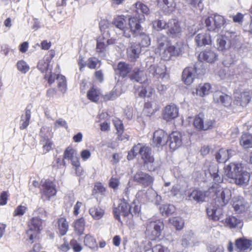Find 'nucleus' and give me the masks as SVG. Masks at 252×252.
<instances>
[{"mask_svg":"<svg viewBox=\"0 0 252 252\" xmlns=\"http://www.w3.org/2000/svg\"><path fill=\"white\" fill-rule=\"evenodd\" d=\"M215 122L213 119L205 117L203 114L200 113L195 116L193 125L199 130H207L213 127Z\"/></svg>","mask_w":252,"mask_h":252,"instance_id":"nucleus-7","label":"nucleus"},{"mask_svg":"<svg viewBox=\"0 0 252 252\" xmlns=\"http://www.w3.org/2000/svg\"><path fill=\"white\" fill-rule=\"evenodd\" d=\"M55 126L56 127H63L65 128L66 129L67 128L68 126L67 125L66 122L63 120V119H58L55 123Z\"/></svg>","mask_w":252,"mask_h":252,"instance_id":"nucleus-63","label":"nucleus"},{"mask_svg":"<svg viewBox=\"0 0 252 252\" xmlns=\"http://www.w3.org/2000/svg\"><path fill=\"white\" fill-rule=\"evenodd\" d=\"M27 210L25 206L19 205L15 210L13 213L14 216H21L25 214Z\"/></svg>","mask_w":252,"mask_h":252,"instance_id":"nucleus-60","label":"nucleus"},{"mask_svg":"<svg viewBox=\"0 0 252 252\" xmlns=\"http://www.w3.org/2000/svg\"><path fill=\"white\" fill-rule=\"evenodd\" d=\"M57 80L59 89L63 93H65L67 90V84L65 77L62 75H58Z\"/></svg>","mask_w":252,"mask_h":252,"instance_id":"nucleus-49","label":"nucleus"},{"mask_svg":"<svg viewBox=\"0 0 252 252\" xmlns=\"http://www.w3.org/2000/svg\"><path fill=\"white\" fill-rule=\"evenodd\" d=\"M113 122L117 130L118 139L120 140H123L125 139H126L127 138L126 137H123L122 136L124 131V126L122 121L116 118L113 119Z\"/></svg>","mask_w":252,"mask_h":252,"instance_id":"nucleus-44","label":"nucleus"},{"mask_svg":"<svg viewBox=\"0 0 252 252\" xmlns=\"http://www.w3.org/2000/svg\"><path fill=\"white\" fill-rule=\"evenodd\" d=\"M89 213L94 220H99L104 214V210L99 206H94L89 210Z\"/></svg>","mask_w":252,"mask_h":252,"instance_id":"nucleus-43","label":"nucleus"},{"mask_svg":"<svg viewBox=\"0 0 252 252\" xmlns=\"http://www.w3.org/2000/svg\"><path fill=\"white\" fill-rule=\"evenodd\" d=\"M169 222L177 230H181L182 229L184 225V221L180 217H173L170 218Z\"/></svg>","mask_w":252,"mask_h":252,"instance_id":"nucleus-51","label":"nucleus"},{"mask_svg":"<svg viewBox=\"0 0 252 252\" xmlns=\"http://www.w3.org/2000/svg\"><path fill=\"white\" fill-rule=\"evenodd\" d=\"M169 136L162 129L156 130L153 134L154 144L158 147L165 145L168 140Z\"/></svg>","mask_w":252,"mask_h":252,"instance_id":"nucleus-17","label":"nucleus"},{"mask_svg":"<svg viewBox=\"0 0 252 252\" xmlns=\"http://www.w3.org/2000/svg\"><path fill=\"white\" fill-rule=\"evenodd\" d=\"M132 152L134 155L138 154L140 155L144 166L148 171H154L158 167V163L155 161L152 149L150 147L138 144L133 147Z\"/></svg>","mask_w":252,"mask_h":252,"instance_id":"nucleus-3","label":"nucleus"},{"mask_svg":"<svg viewBox=\"0 0 252 252\" xmlns=\"http://www.w3.org/2000/svg\"><path fill=\"white\" fill-rule=\"evenodd\" d=\"M210 193H213L216 195L220 206L226 204L231 197V191L228 188H222L219 183H215L208 189Z\"/></svg>","mask_w":252,"mask_h":252,"instance_id":"nucleus-4","label":"nucleus"},{"mask_svg":"<svg viewBox=\"0 0 252 252\" xmlns=\"http://www.w3.org/2000/svg\"><path fill=\"white\" fill-rule=\"evenodd\" d=\"M217 47L218 50L222 51L230 47V43L227 40L225 34L219 35L217 39Z\"/></svg>","mask_w":252,"mask_h":252,"instance_id":"nucleus-36","label":"nucleus"},{"mask_svg":"<svg viewBox=\"0 0 252 252\" xmlns=\"http://www.w3.org/2000/svg\"><path fill=\"white\" fill-rule=\"evenodd\" d=\"M77 155L76 151L71 147L66 148L64 153V158L70 159Z\"/></svg>","mask_w":252,"mask_h":252,"instance_id":"nucleus-58","label":"nucleus"},{"mask_svg":"<svg viewBox=\"0 0 252 252\" xmlns=\"http://www.w3.org/2000/svg\"><path fill=\"white\" fill-rule=\"evenodd\" d=\"M242 168L241 163L231 162L224 168V176L231 183Z\"/></svg>","mask_w":252,"mask_h":252,"instance_id":"nucleus-11","label":"nucleus"},{"mask_svg":"<svg viewBox=\"0 0 252 252\" xmlns=\"http://www.w3.org/2000/svg\"><path fill=\"white\" fill-rule=\"evenodd\" d=\"M121 93L120 88L116 86L109 93L105 94L103 98L106 101L113 100L120 96Z\"/></svg>","mask_w":252,"mask_h":252,"instance_id":"nucleus-48","label":"nucleus"},{"mask_svg":"<svg viewBox=\"0 0 252 252\" xmlns=\"http://www.w3.org/2000/svg\"><path fill=\"white\" fill-rule=\"evenodd\" d=\"M232 150L220 149L216 154V158L219 162L223 163L226 162L232 155Z\"/></svg>","mask_w":252,"mask_h":252,"instance_id":"nucleus-31","label":"nucleus"},{"mask_svg":"<svg viewBox=\"0 0 252 252\" xmlns=\"http://www.w3.org/2000/svg\"><path fill=\"white\" fill-rule=\"evenodd\" d=\"M207 195L205 191L194 189L189 194V197L190 200H193L197 202H202L205 201Z\"/></svg>","mask_w":252,"mask_h":252,"instance_id":"nucleus-33","label":"nucleus"},{"mask_svg":"<svg viewBox=\"0 0 252 252\" xmlns=\"http://www.w3.org/2000/svg\"><path fill=\"white\" fill-rule=\"evenodd\" d=\"M153 27L157 31H161L167 28V23L162 20H158L153 21Z\"/></svg>","mask_w":252,"mask_h":252,"instance_id":"nucleus-54","label":"nucleus"},{"mask_svg":"<svg viewBox=\"0 0 252 252\" xmlns=\"http://www.w3.org/2000/svg\"><path fill=\"white\" fill-rule=\"evenodd\" d=\"M225 224L230 228H241L243 225V222L236 217L229 216L225 219Z\"/></svg>","mask_w":252,"mask_h":252,"instance_id":"nucleus-37","label":"nucleus"},{"mask_svg":"<svg viewBox=\"0 0 252 252\" xmlns=\"http://www.w3.org/2000/svg\"><path fill=\"white\" fill-rule=\"evenodd\" d=\"M235 246L239 252L248 250H251L252 249V240L245 238H239L235 241Z\"/></svg>","mask_w":252,"mask_h":252,"instance_id":"nucleus-28","label":"nucleus"},{"mask_svg":"<svg viewBox=\"0 0 252 252\" xmlns=\"http://www.w3.org/2000/svg\"><path fill=\"white\" fill-rule=\"evenodd\" d=\"M232 206L234 210L240 213L244 211L247 206V202L242 196H236L233 198Z\"/></svg>","mask_w":252,"mask_h":252,"instance_id":"nucleus-30","label":"nucleus"},{"mask_svg":"<svg viewBox=\"0 0 252 252\" xmlns=\"http://www.w3.org/2000/svg\"><path fill=\"white\" fill-rule=\"evenodd\" d=\"M250 178V173L244 170L242 168L241 171L237 174L231 183H234L238 186L246 187L249 184Z\"/></svg>","mask_w":252,"mask_h":252,"instance_id":"nucleus-20","label":"nucleus"},{"mask_svg":"<svg viewBox=\"0 0 252 252\" xmlns=\"http://www.w3.org/2000/svg\"><path fill=\"white\" fill-rule=\"evenodd\" d=\"M138 95L140 97H151L155 93L154 89L149 85L146 86H142L137 90Z\"/></svg>","mask_w":252,"mask_h":252,"instance_id":"nucleus-35","label":"nucleus"},{"mask_svg":"<svg viewBox=\"0 0 252 252\" xmlns=\"http://www.w3.org/2000/svg\"><path fill=\"white\" fill-rule=\"evenodd\" d=\"M159 109L156 103L148 102L145 103L144 111L149 114H152Z\"/></svg>","mask_w":252,"mask_h":252,"instance_id":"nucleus-53","label":"nucleus"},{"mask_svg":"<svg viewBox=\"0 0 252 252\" xmlns=\"http://www.w3.org/2000/svg\"><path fill=\"white\" fill-rule=\"evenodd\" d=\"M16 66L18 70L22 73H27L30 69L29 64L26 62L22 60L17 63Z\"/></svg>","mask_w":252,"mask_h":252,"instance_id":"nucleus-55","label":"nucleus"},{"mask_svg":"<svg viewBox=\"0 0 252 252\" xmlns=\"http://www.w3.org/2000/svg\"><path fill=\"white\" fill-rule=\"evenodd\" d=\"M131 70V68L129 65L124 62H120L118 64L117 72L123 78L126 76V75L130 72Z\"/></svg>","mask_w":252,"mask_h":252,"instance_id":"nucleus-40","label":"nucleus"},{"mask_svg":"<svg viewBox=\"0 0 252 252\" xmlns=\"http://www.w3.org/2000/svg\"><path fill=\"white\" fill-rule=\"evenodd\" d=\"M178 115V109L174 104L166 106L163 112V119L167 121L176 118Z\"/></svg>","mask_w":252,"mask_h":252,"instance_id":"nucleus-21","label":"nucleus"},{"mask_svg":"<svg viewBox=\"0 0 252 252\" xmlns=\"http://www.w3.org/2000/svg\"><path fill=\"white\" fill-rule=\"evenodd\" d=\"M153 252H169L167 248L163 247L161 245H157L152 249Z\"/></svg>","mask_w":252,"mask_h":252,"instance_id":"nucleus-64","label":"nucleus"},{"mask_svg":"<svg viewBox=\"0 0 252 252\" xmlns=\"http://www.w3.org/2000/svg\"><path fill=\"white\" fill-rule=\"evenodd\" d=\"M41 187V198L43 201L49 200L52 196L56 195L57 190L55 186L51 181L46 180Z\"/></svg>","mask_w":252,"mask_h":252,"instance_id":"nucleus-10","label":"nucleus"},{"mask_svg":"<svg viewBox=\"0 0 252 252\" xmlns=\"http://www.w3.org/2000/svg\"><path fill=\"white\" fill-rule=\"evenodd\" d=\"M195 40L198 46L209 45L212 42L211 36L207 31H203L197 33L195 36Z\"/></svg>","mask_w":252,"mask_h":252,"instance_id":"nucleus-24","label":"nucleus"},{"mask_svg":"<svg viewBox=\"0 0 252 252\" xmlns=\"http://www.w3.org/2000/svg\"><path fill=\"white\" fill-rule=\"evenodd\" d=\"M167 34L172 37L179 36L182 31L180 23L179 20L175 18H172L168 21L167 23Z\"/></svg>","mask_w":252,"mask_h":252,"instance_id":"nucleus-14","label":"nucleus"},{"mask_svg":"<svg viewBox=\"0 0 252 252\" xmlns=\"http://www.w3.org/2000/svg\"><path fill=\"white\" fill-rule=\"evenodd\" d=\"M227 40L230 43L231 46H236L240 45V36L235 32H227L225 33Z\"/></svg>","mask_w":252,"mask_h":252,"instance_id":"nucleus-39","label":"nucleus"},{"mask_svg":"<svg viewBox=\"0 0 252 252\" xmlns=\"http://www.w3.org/2000/svg\"><path fill=\"white\" fill-rule=\"evenodd\" d=\"M169 146L171 149L175 150L182 144L181 134L177 131L173 132L169 136Z\"/></svg>","mask_w":252,"mask_h":252,"instance_id":"nucleus-22","label":"nucleus"},{"mask_svg":"<svg viewBox=\"0 0 252 252\" xmlns=\"http://www.w3.org/2000/svg\"><path fill=\"white\" fill-rule=\"evenodd\" d=\"M129 78L132 80H134L140 83H145L148 81L147 76L144 71L138 68H135L131 74Z\"/></svg>","mask_w":252,"mask_h":252,"instance_id":"nucleus-25","label":"nucleus"},{"mask_svg":"<svg viewBox=\"0 0 252 252\" xmlns=\"http://www.w3.org/2000/svg\"><path fill=\"white\" fill-rule=\"evenodd\" d=\"M144 19L143 15L139 16L138 18L121 15L115 18L114 24L125 37H129L131 34L136 35L139 32L141 28L139 23Z\"/></svg>","mask_w":252,"mask_h":252,"instance_id":"nucleus-1","label":"nucleus"},{"mask_svg":"<svg viewBox=\"0 0 252 252\" xmlns=\"http://www.w3.org/2000/svg\"><path fill=\"white\" fill-rule=\"evenodd\" d=\"M157 42L156 53H158L161 59L164 60H169L172 56H178L183 51V45L181 42L170 45L167 37L164 35H159L158 37Z\"/></svg>","mask_w":252,"mask_h":252,"instance_id":"nucleus-2","label":"nucleus"},{"mask_svg":"<svg viewBox=\"0 0 252 252\" xmlns=\"http://www.w3.org/2000/svg\"><path fill=\"white\" fill-rule=\"evenodd\" d=\"M206 167L212 177L213 178L215 183H220L222 181V178L218 174V166L215 163H211L210 161H206L204 165V170L206 171Z\"/></svg>","mask_w":252,"mask_h":252,"instance_id":"nucleus-18","label":"nucleus"},{"mask_svg":"<svg viewBox=\"0 0 252 252\" xmlns=\"http://www.w3.org/2000/svg\"><path fill=\"white\" fill-rule=\"evenodd\" d=\"M193 234L192 232H189L188 234L184 235L182 240V245L184 247H187L190 244L189 241L193 238Z\"/></svg>","mask_w":252,"mask_h":252,"instance_id":"nucleus-57","label":"nucleus"},{"mask_svg":"<svg viewBox=\"0 0 252 252\" xmlns=\"http://www.w3.org/2000/svg\"><path fill=\"white\" fill-rule=\"evenodd\" d=\"M214 101L228 106L231 103L232 99L230 96L220 91H217L213 94Z\"/></svg>","mask_w":252,"mask_h":252,"instance_id":"nucleus-23","label":"nucleus"},{"mask_svg":"<svg viewBox=\"0 0 252 252\" xmlns=\"http://www.w3.org/2000/svg\"><path fill=\"white\" fill-rule=\"evenodd\" d=\"M163 228V224L160 220H149L147 222L146 234L151 240L158 238Z\"/></svg>","mask_w":252,"mask_h":252,"instance_id":"nucleus-5","label":"nucleus"},{"mask_svg":"<svg viewBox=\"0 0 252 252\" xmlns=\"http://www.w3.org/2000/svg\"><path fill=\"white\" fill-rule=\"evenodd\" d=\"M84 243L89 248H93L95 246V240L92 236L87 235L84 238Z\"/></svg>","mask_w":252,"mask_h":252,"instance_id":"nucleus-56","label":"nucleus"},{"mask_svg":"<svg viewBox=\"0 0 252 252\" xmlns=\"http://www.w3.org/2000/svg\"><path fill=\"white\" fill-rule=\"evenodd\" d=\"M158 5L161 10L166 15L170 14L175 11L176 3L174 0H159Z\"/></svg>","mask_w":252,"mask_h":252,"instance_id":"nucleus-19","label":"nucleus"},{"mask_svg":"<svg viewBox=\"0 0 252 252\" xmlns=\"http://www.w3.org/2000/svg\"><path fill=\"white\" fill-rule=\"evenodd\" d=\"M159 211L162 216H168L174 212L175 207L172 205L163 204L160 207Z\"/></svg>","mask_w":252,"mask_h":252,"instance_id":"nucleus-52","label":"nucleus"},{"mask_svg":"<svg viewBox=\"0 0 252 252\" xmlns=\"http://www.w3.org/2000/svg\"><path fill=\"white\" fill-rule=\"evenodd\" d=\"M199 58L208 63H212L216 61L217 55L214 51L209 50L201 53L199 55Z\"/></svg>","mask_w":252,"mask_h":252,"instance_id":"nucleus-38","label":"nucleus"},{"mask_svg":"<svg viewBox=\"0 0 252 252\" xmlns=\"http://www.w3.org/2000/svg\"><path fill=\"white\" fill-rule=\"evenodd\" d=\"M240 144L244 148H252V134L244 133L240 140Z\"/></svg>","mask_w":252,"mask_h":252,"instance_id":"nucleus-42","label":"nucleus"},{"mask_svg":"<svg viewBox=\"0 0 252 252\" xmlns=\"http://www.w3.org/2000/svg\"><path fill=\"white\" fill-rule=\"evenodd\" d=\"M141 46L140 44L132 43L131 46L127 49V57L130 61H134L139 58Z\"/></svg>","mask_w":252,"mask_h":252,"instance_id":"nucleus-26","label":"nucleus"},{"mask_svg":"<svg viewBox=\"0 0 252 252\" xmlns=\"http://www.w3.org/2000/svg\"><path fill=\"white\" fill-rule=\"evenodd\" d=\"M211 19L212 18L210 16L206 19V27H207L208 31L218 32L217 30L215 27V24L214 22H212L213 21Z\"/></svg>","mask_w":252,"mask_h":252,"instance_id":"nucleus-59","label":"nucleus"},{"mask_svg":"<svg viewBox=\"0 0 252 252\" xmlns=\"http://www.w3.org/2000/svg\"><path fill=\"white\" fill-rule=\"evenodd\" d=\"M211 89V86L209 83L201 84L196 87L194 91H192V94L193 95L204 97L209 94Z\"/></svg>","mask_w":252,"mask_h":252,"instance_id":"nucleus-29","label":"nucleus"},{"mask_svg":"<svg viewBox=\"0 0 252 252\" xmlns=\"http://www.w3.org/2000/svg\"><path fill=\"white\" fill-rule=\"evenodd\" d=\"M73 224L75 232L78 235L82 234L84 232L85 226L84 219L83 218H80L76 220Z\"/></svg>","mask_w":252,"mask_h":252,"instance_id":"nucleus-47","label":"nucleus"},{"mask_svg":"<svg viewBox=\"0 0 252 252\" xmlns=\"http://www.w3.org/2000/svg\"><path fill=\"white\" fill-rule=\"evenodd\" d=\"M135 7L137 10H140L142 13L145 14H148L149 12V8L143 3L137 2L135 3Z\"/></svg>","mask_w":252,"mask_h":252,"instance_id":"nucleus-61","label":"nucleus"},{"mask_svg":"<svg viewBox=\"0 0 252 252\" xmlns=\"http://www.w3.org/2000/svg\"><path fill=\"white\" fill-rule=\"evenodd\" d=\"M100 64V61L96 58H91L88 60V66L91 69H94Z\"/></svg>","mask_w":252,"mask_h":252,"instance_id":"nucleus-62","label":"nucleus"},{"mask_svg":"<svg viewBox=\"0 0 252 252\" xmlns=\"http://www.w3.org/2000/svg\"><path fill=\"white\" fill-rule=\"evenodd\" d=\"M58 229L60 234L62 235H64L68 230V224L64 218H61L58 220Z\"/></svg>","mask_w":252,"mask_h":252,"instance_id":"nucleus-46","label":"nucleus"},{"mask_svg":"<svg viewBox=\"0 0 252 252\" xmlns=\"http://www.w3.org/2000/svg\"><path fill=\"white\" fill-rule=\"evenodd\" d=\"M29 227V229L27 232L29 237L28 240L32 243L39 231L41 229V220L37 217L33 218L30 222Z\"/></svg>","mask_w":252,"mask_h":252,"instance_id":"nucleus-8","label":"nucleus"},{"mask_svg":"<svg viewBox=\"0 0 252 252\" xmlns=\"http://www.w3.org/2000/svg\"><path fill=\"white\" fill-rule=\"evenodd\" d=\"M32 108V104L27 105L25 110V114L21 116L20 128L24 129L27 127L30 124L31 117V111Z\"/></svg>","mask_w":252,"mask_h":252,"instance_id":"nucleus-27","label":"nucleus"},{"mask_svg":"<svg viewBox=\"0 0 252 252\" xmlns=\"http://www.w3.org/2000/svg\"><path fill=\"white\" fill-rule=\"evenodd\" d=\"M133 180L138 184L146 187L153 184L154 179L152 176L146 172L138 171L134 174Z\"/></svg>","mask_w":252,"mask_h":252,"instance_id":"nucleus-13","label":"nucleus"},{"mask_svg":"<svg viewBox=\"0 0 252 252\" xmlns=\"http://www.w3.org/2000/svg\"><path fill=\"white\" fill-rule=\"evenodd\" d=\"M101 95L100 90L96 88L92 87L87 93V97L93 102H97Z\"/></svg>","mask_w":252,"mask_h":252,"instance_id":"nucleus-41","label":"nucleus"},{"mask_svg":"<svg viewBox=\"0 0 252 252\" xmlns=\"http://www.w3.org/2000/svg\"><path fill=\"white\" fill-rule=\"evenodd\" d=\"M252 92L250 91H245L242 92H236L234 93L235 102L237 105L242 106H246L251 99Z\"/></svg>","mask_w":252,"mask_h":252,"instance_id":"nucleus-16","label":"nucleus"},{"mask_svg":"<svg viewBox=\"0 0 252 252\" xmlns=\"http://www.w3.org/2000/svg\"><path fill=\"white\" fill-rule=\"evenodd\" d=\"M134 36H139L140 40V43L139 44L142 47H148L151 44V39L149 35L144 32H141V28L139 32L137 34H132Z\"/></svg>","mask_w":252,"mask_h":252,"instance_id":"nucleus-45","label":"nucleus"},{"mask_svg":"<svg viewBox=\"0 0 252 252\" xmlns=\"http://www.w3.org/2000/svg\"><path fill=\"white\" fill-rule=\"evenodd\" d=\"M111 40L104 37V36H100L97 40L96 47V52L99 56L104 58L105 57L107 51L108 46L111 44Z\"/></svg>","mask_w":252,"mask_h":252,"instance_id":"nucleus-15","label":"nucleus"},{"mask_svg":"<svg viewBox=\"0 0 252 252\" xmlns=\"http://www.w3.org/2000/svg\"><path fill=\"white\" fill-rule=\"evenodd\" d=\"M130 208L129 204L125 200H122L117 207L114 208L113 213L116 219L121 221L120 216L126 217L130 214Z\"/></svg>","mask_w":252,"mask_h":252,"instance_id":"nucleus-12","label":"nucleus"},{"mask_svg":"<svg viewBox=\"0 0 252 252\" xmlns=\"http://www.w3.org/2000/svg\"><path fill=\"white\" fill-rule=\"evenodd\" d=\"M210 17L212 18L211 20L213 21V22L215 24V27L217 30V32H219L225 24V19L223 16L218 14H214L210 16Z\"/></svg>","mask_w":252,"mask_h":252,"instance_id":"nucleus-34","label":"nucleus"},{"mask_svg":"<svg viewBox=\"0 0 252 252\" xmlns=\"http://www.w3.org/2000/svg\"><path fill=\"white\" fill-rule=\"evenodd\" d=\"M221 212V208L212 205H210L207 208V213L208 216L215 220L220 219Z\"/></svg>","mask_w":252,"mask_h":252,"instance_id":"nucleus-32","label":"nucleus"},{"mask_svg":"<svg viewBox=\"0 0 252 252\" xmlns=\"http://www.w3.org/2000/svg\"><path fill=\"white\" fill-rule=\"evenodd\" d=\"M202 63L199 62L197 63L194 67H187L183 70L182 72V80L187 85H190L194 81L198 72V67L202 65Z\"/></svg>","mask_w":252,"mask_h":252,"instance_id":"nucleus-9","label":"nucleus"},{"mask_svg":"<svg viewBox=\"0 0 252 252\" xmlns=\"http://www.w3.org/2000/svg\"><path fill=\"white\" fill-rule=\"evenodd\" d=\"M51 136V129L49 127L43 126L40 131V143L42 146L43 154L49 152L53 149V143L50 137Z\"/></svg>","mask_w":252,"mask_h":252,"instance_id":"nucleus-6","label":"nucleus"},{"mask_svg":"<svg viewBox=\"0 0 252 252\" xmlns=\"http://www.w3.org/2000/svg\"><path fill=\"white\" fill-rule=\"evenodd\" d=\"M51 60V58L49 56L45 57L42 60L39 61L37 67L42 72L46 71L48 67L49 63Z\"/></svg>","mask_w":252,"mask_h":252,"instance_id":"nucleus-50","label":"nucleus"}]
</instances>
